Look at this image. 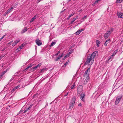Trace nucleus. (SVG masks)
<instances>
[{"mask_svg":"<svg viewBox=\"0 0 123 123\" xmlns=\"http://www.w3.org/2000/svg\"><path fill=\"white\" fill-rule=\"evenodd\" d=\"M98 54L97 51L93 52L90 56H89L87 58L86 61L84 63V65H86L88 64L90 65H91L94 61V58L96 54Z\"/></svg>","mask_w":123,"mask_h":123,"instance_id":"obj_1","label":"nucleus"},{"mask_svg":"<svg viewBox=\"0 0 123 123\" xmlns=\"http://www.w3.org/2000/svg\"><path fill=\"white\" fill-rule=\"evenodd\" d=\"M75 100L76 98L75 97H73L70 103L69 107V109H72L73 107L74 106Z\"/></svg>","mask_w":123,"mask_h":123,"instance_id":"obj_2","label":"nucleus"},{"mask_svg":"<svg viewBox=\"0 0 123 123\" xmlns=\"http://www.w3.org/2000/svg\"><path fill=\"white\" fill-rule=\"evenodd\" d=\"M122 95H120L117 97L116 100L115 102V105H117L119 103L120 100L122 98Z\"/></svg>","mask_w":123,"mask_h":123,"instance_id":"obj_3","label":"nucleus"},{"mask_svg":"<svg viewBox=\"0 0 123 123\" xmlns=\"http://www.w3.org/2000/svg\"><path fill=\"white\" fill-rule=\"evenodd\" d=\"M111 34V32L110 31H107L105 34L104 37L106 39L108 38L109 36H110Z\"/></svg>","mask_w":123,"mask_h":123,"instance_id":"obj_4","label":"nucleus"},{"mask_svg":"<svg viewBox=\"0 0 123 123\" xmlns=\"http://www.w3.org/2000/svg\"><path fill=\"white\" fill-rule=\"evenodd\" d=\"M37 44L38 46H40L42 44V43L41 41L39 39H37L35 41Z\"/></svg>","mask_w":123,"mask_h":123,"instance_id":"obj_5","label":"nucleus"},{"mask_svg":"<svg viewBox=\"0 0 123 123\" xmlns=\"http://www.w3.org/2000/svg\"><path fill=\"white\" fill-rule=\"evenodd\" d=\"M13 7H11V8L7 10V11L4 14V16H5L7 14H8L10 12H11L12 10L13 9Z\"/></svg>","mask_w":123,"mask_h":123,"instance_id":"obj_6","label":"nucleus"},{"mask_svg":"<svg viewBox=\"0 0 123 123\" xmlns=\"http://www.w3.org/2000/svg\"><path fill=\"white\" fill-rule=\"evenodd\" d=\"M85 94L83 93H82L80 95V98L81 100L84 102V100L83 99V98L85 97Z\"/></svg>","mask_w":123,"mask_h":123,"instance_id":"obj_7","label":"nucleus"},{"mask_svg":"<svg viewBox=\"0 0 123 123\" xmlns=\"http://www.w3.org/2000/svg\"><path fill=\"white\" fill-rule=\"evenodd\" d=\"M117 15L119 18H123V13L121 12L118 13Z\"/></svg>","mask_w":123,"mask_h":123,"instance_id":"obj_8","label":"nucleus"},{"mask_svg":"<svg viewBox=\"0 0 123 123\" xmlns=\"http://www.w3.org/2000/svg\"><path fill=\"white\" fill-rule=\"evenodd\" d=\"M89 79V76H87L84 82V84L85 85L86 84L87 82L88 81Z\"/></svg>","mask_w":123,"mask_h":123,"instance_id":"obj_9","label":"nucleus"},{"mask_svg":"<svg viewBox=\"0 0 123 123\" xmlns=\"http://www.w3.org/2000/svg\"><path fill=\"white\" fill-rule=\"evenodd\" d=\"M90 68H89L85 72L84 74V75L85 76L90 71Z\"/></svg>","mask_w":123,"mask_h":123,"instance_id":"obj_10","label":"nucleus"},{"mask_svg":"<svg viewBox=\"0 0 123 123\" xmlns=\"http://www.w3.org/2000/svg\"><path fill=\"white\" fill-rule=\"evenodd\" d=\"M20 41V40H17L15 42L13 43L12 44V46H14L17 44V43Z\"/></svg>","mask_w":123,"mask_h":123,"instance_id":"obj_11","label":"nucleus"},{"mask_svg":"<svg viewBox=\"0 0 123 123\" xmlns=\"http://www.w3.org/2000/svg\"><path fill=\"white\" fill-rule=\"evenodd\" d=\"M27 28L26 27H25V28L23 29L21 31V34H23L26 31H27Z\"/></svg>","mask_w":123,"mask_h":123,"instance_id":"obj_12","label":"nucleus"},{"mask_svg":"<svg viewBox=\"0 0 123 123\" xmlns=\"http://www.w3.org/2000/svg\"><path fill=\"white\" fill-rule=\"evenodd\" d=\"M110 41H111L110 39L107 40L105 43L104 45L105 46H107V44L110 42Z\"/></svg>","mask_w":123,"mask_h":123,"instance_id":"obj_13","label":"nucleus"},{"mask_svg":"<svg viewBox=\"0 0 123 123\" xmlns=\"http://www.w3.org/2000/svg\"><path fill=\"white\" fill-rule=\"evenodd\" d=\"M75 14V13H74V12H73V13H72V14H71L69 16H68V18H67V20H68L70 18V17L71 16H73L74 15V14Z\"/></svg>","mask_w":123,"mask_h":123,"instance_id":"obj_14","label":"nucleus"},{"mask_svg":"<svg viewBox=\"0 0 123 123\" xmlns=\"http://www.w3.org/2000/svg\"><path fill=\"white\" fill-rule=\"evenodd\" d=\"M37 16L35 15V16L34 17H33L31 19V20L30 22H33L34 20L35 19L37 18Z\"/></svg>","mask_w":123,"mask_h":123,"instance_id":"obj_15","label":"nucleus"},{"mask_svg":"<svg viewBox=\"0 0 123 123\" xmlns=\"http://www.w3.org/2000/svg\"><path fill=\"white\" fill-rule=\"evenodd\" d=\"M118 50L117 49L113 53L112 55L113 56H114L116 55V54Z\"/></svg>","mask_w":123,"mask_h":123,"instance_id":"obj_16","label":"nucleus"},{"mask_svg":"<svg viewBox=\"0 0 123 123\" xmlns=\"http://www.w3.org/2000/svg\"><path fill=\"white\" fill-rule=\"evenodd\" d=\"M46 68L45 67L43 69L41 70V71L40 72V73H43L44 72V71H46Z\"/></svg>","mask_w":123,"mask_h":123,"instance_id":"obj_17","label":"nucleus"},{"mask_svg":"<svg viewBox=\"0 0 123 123\" xmlns=\"http://www.w3.org/2000/svg\"><path fill=\"white\" fill-rule=\"evenodd\" d=\"M96 42L97 46L98 47H99V44L100 43V42L98 40H96Z\"/></svg>","mask_w":123,"mask_h":123,"instance_id":"obj_18","label":"nucleus"},{"mask_svg":"<svg viewBox=\"0 0 123 123\" xmlns=\"http://www.w3.org/2000/svg\"><path fill=\"white\" fill-rule=\"evenodd\" d=\"M32 105H30V106L28 108H27L26 110L27 111L31 109V107Z\"/></svg>","mask_w":123,"mask_h":123,"instance_id":"obj_19","label":"nucleus"},{"mask_svg":"<svg viewBox=\"0 0 123 123\" xmlns=\"http://www.w3.org/2000/svg\"><path fill=\"white\" fill-rule=\"evenodd\" d=\"M81 32L80 30H78L75 33V34L76 35H78Z\"/></svg>","mask_w":123,"mask_h":123,"instance_id":"obj_20","label":"nucleus"},{"mask_svg":"<svg viewBox=\"0 0 123 123\" xmlns=\"http://www.w3.org/2000/svg\"><path fill=\"white\" fill-rule=\"evenodd\" d=\"M123 0H116V2L117 3H121Z\"/></svg>","mask_w":123,"mask_h":123,"instance_id":"obj_21","label":"nucleus"},{"mask_svg":"<svg viewBox=\"0 0 123 123\" xmlns=\"http://www.w3.org/2000/svg\"><path fill=\"white\" fill-rule=\"evenodd\" d=\"M55 44V43L54 42H52L49 45L50 47H51Z\"/></svg>","mask_w":123,"mask_h":123,"instance_id":"obj_22","label":"nucleus"},{"mask_svg":"<svg viewBox=\"0 0 123 123\" xmlns=\"http://www.w3.org/2000/svg\"><path fill=\"white\" fill-rule=\"evenodd\" d=\"M22 49V48H21V46H20L17 48L16 49V50H18V51H20L21 49Z\"/></svg>","mask_w":123,"mask_h":123,"instance_id":"obj_23","label":"nucleus"},{"mask_svg":"<svg viewBox=\"0 0 123 123\" xmlns=\"http://www.w3.org/2000/svg\"><path fill=\"white\" fill-rule=\"evenodd\" d=\"M69 61L68 60L64 64L63 66H64L65 67L66 66V65L68 64V62H69Z\"/></svg>","mask_w":123,"mask_h":123,"instance_id":"obj_24","label":"nucleus"},{"mask_svg":"<svg viewBox=\"0 0 123 123\" xmlns=\"http://www.w3.org/2000/svg\"><path fill=\"white\" fill-rule=\"evenodd\" d=\"M35 70L34 69V68L33 67L31 68L30 69V71L31 72H32L34 71Z\"/></svg>","mask_w":123,"mask_h":123,"instance_id":"obj_25","label":"nucleus"},{"mask_svg":"<svg viewBox=\"0 0 123 123\" xmlns=\"http://www.w3.org/2000/svg\"><path fill=\"white\" fill-rule=\"evenodd\" d=\"M75 86V83H74L73 85H72V86H71V89H73L74 87Z\"/></svg>","mask_w":123,"mask_h":123,"instance_id":"obj_26","label":"nucleus"},{"mask_svg":"<svg viewBox=\"0 0 123 123\" xmlns=\"http://www.w3.org/2000/svg\"><path fill=\"white\" fill-rule=\"evenodd\" d=\"M61 52L60 51H58L57 53H56L55 55L56 56H57L58 54H59Z\"/></svg>","mask_w":123,"mask_h":123,"instance_id":"obj_27","label":"nucleus"},{"mask_svg":"<svg viewBox=\"0 0 123 123\" xmlns=\"http://www.w3.org/2000/svg\"><path fill=\"white\" fill-rule=\"evenodd\" d=\"M61 58L59 56L55 60V61H57L58 60L60 59Z\"/></svg>","mask_w":123,"mask_h":123,"instance_id":"obj_28","label":"nucleus"},{"mask_svg":"<svg viewBox=\"0 0 123 123\" xmlns=\"http://www.w3.org/2000/svg\"><path fill=\"white\" fill-rule=\"evenodd\" d=\"M42 64L41 63H39V64H38L36 66H37L38 68H39L40 67V66Z\"/></svg>","mask_w":123,"mask_h":123,"instance_id":"obj_29","label":"nucleus"},{"mask_svg":"<svg viewBox=\"0 0 123 123\" xmlns=\"http://www.w3.org/2000/svg\"><path fill=\"white\" fill-rule=\"evenodd\" d=\"M113 31V28H111L110 29V31H110L111 32V33Z\"/></svg>","mask_w":123,"mask_h":123,"instance_id":"obj_30","label":"nucleus"},{"mask_svg":"<svg viewBox=\"0 0 123 123\" xmlns=\"http://www.w3.org/2000/svg\"><path fill=\"white\" fill-rule=\"evenodd\" d=\"M87 18V16H86L83 17L82 18V19L83 20H84L85 19H86Z\"/></svg>","mask_w":123,"mask_h":123,"instance_id":"obj_31","label":"nucleus"},{"mask_svg":"<svg viewBox=\"0 0 123 123\" xmlns=\"http://www.w3.org/2000/svg\"><path fill=\"white\" fill-rule=\"evenodd\" d=\"M68 55H66L65 56H64V57L63 58V59L64 60H65L66 58L68 57Z\"/></svg>","mask_w":123,"mask_h":123,"instance_id":"obj_32","label":"nucleus"},{"mask_svg":"<svg viewBox=\"0 0 123 123\" xmlns=\"http://www.w3.org/2000/svg\"><path fill=\"white\" fill-rule=\"evenodd\" d=\"M75 20H74V18L73 19V20L71 21L70 23V24H72Z\"/></svg>","mask_w":123,"mask_h":123,"instance_id":"obj_33","label":"nucleus"},{"mask_svg":"<svg viewBox=\"0 0 123 123\" xmlns=\"http://www.w3.org/2000/svg\"><path fill=\"white\" fill-rule=\"evenodd\" d=\"M20 86L19 85H18L17 86H16L15 87H14L15 89L16 90V89H18V87H19Z\"/></svg>","mask_w":123,"mask_h":123,"instance_id":"obj_34","label":"nucleus"},{"mask_svg":"<svg viewBox=\"0 0 123 123\" xmlns=\"http://www.w3.org/2000/svg\"><path fill=\"white\" fill-rule=\"evenodd\" d=\"M5 36V35H4L0 39V41H1L4 38V37Z\"/></svg>","mask_w":123,"mask_h":123,"instance_id":"obj_35","label":"nucleus"},{"mask_svg":"<svg viewBox=\"0 0 123 123\" xmlns=\"http://www.w3.org/2000/svg\"><path fill=\"white\" fill-rule=\"evenodd\" d=\"M5 55H2L0 57V60H1L3 57Z\"/></svg>","mask_w":123,"mask_h":123,"instance_id":"obj_36","label":"nucleus"},{"mask_svg":"<svg viewBox=\"0 0 123 123\" xmlns=\"http://www.w3.org/2000/svg\"><path fill=\"white\" fill-rule=\"evenodd\" d=\"M64 55L63 54H62L61 55H59V56L60 57V58H61Z\"/></svg>","mask_w":123,"mask_h":123,"instance_id":"obj_37","label":"nucleus"},{"mask_svg":"<svg viewBox=\"0 0 123 123\" xmlns=\"http://www.w3.org/2000/svg\"><path fill=\"white\" fill-rule=\"evenodd\" d=\"M33 66V65L32 64H31L29 65V66H28L29 67V68H31V67H32Z\"/></svg>","mask_w":123,"mask_h":123,"instance_id":"obj_38","label":"nucleus"},{"mask_svg":"<svg viewBox=\"0 0 123 123\" xmlns=\"http://www.w3.org/2000/svg\"><path fill=\"white\" fill-rule=\"evenodd\" d=\"M15 90V89L14 88L11 91V92H13Z\"/></svg>","mask_w":123,"mask_h":123,"instance_id":"obj_39","label":"nucleus"},{"mask_svg":"<svg viewBox=\"0 0 123 123\" xmlns=\"http://www.w3.org/2000/svg\"><path fill=\"white\" fill-rule=\"evenodd\" d=\"M13 42V41H11L9 43H8V44H11V43H12Z\"/></svg>","mask_w":123,"mask_h":123,"instance_id":"obj_40","label":"nucleus"},{"mask_svg":"<svg viewBox=\"0 0 123 123\" xmlns=\"http://www.w3.org/2000/svg\"><path fill=\"white\" fill-rule=\"evenodd\" d=\"M33 68H34V69L35 70L36 69V68H38L36 66L34 67H33Z\"/></svg>","mask_w":123,"mask_h":123,"instance_id":"obj_41","label":"nucleus"},{"mask_svg":"<svg viewBox=\"0 0 123 123\" xmlns=\"http://www.w3.org/2000/svg\"><path fill=\"white\" fill-rule=\"evenodd\" d=\"M78 18V16H77L76 17V18H74V20H75L76 19H77V18Z\"/></svg>","mask_w":123,"mask_h":123,"instance_id":"obj_42","label":"nucleus"},{"mask_svg":"<svg viewBox=\"0 0 123 123\" xmlns=\"http://www.w3.org/2000/svg\"><path fill=\"white\" fill-rule=\"evenodd\" d=\"M23 111L22 110H21L19 112V114H20L22 113V112Z\"/></svg>","mask_w":123,"mask_h":123,"instance_id":"obj_43","label":"nucleus"},{"mask_svg":"<svg viewBox=\"0 0 123 123\" xmlns=\"http://www.w3.org/2000/svg\"><path fill=\"white\" fill-rule=\"evenodd\" d=\"M4 75H3V74H0V79Z\"/></svg>","mask_w":123,"mask_h":123,"instance_id":"obj_44","label":"nucleus"},{"mask_svg":"<svg viewBox=\"0 0 123 123\" xmlns=\"http://www.w3.org/2000/svg\"><path fill=\"white\" fill-rule=\"evenodd\" d=\"M6 72V71H4V72H3L2 73V74H3V75H4V74Z\"/></svg>","mask_w":123,"mask_h":123,"instance_id":"obj_45","label":"nucleus"},{"mask_svg":"<svg viewBox=\"0 0 123 123\" xmlns=\"http://www.w3.org/2000/svg\"><path fill=\"white\" fill-rule=\"evenodd\" d=\"M29 68H30L28 66L27 67V68H25V70H27Z\"/></svg>","mask_w":123,"mask_h":123,"instance_id":"obj_46","label":"nucleus"},{"mask_svg":"<svg viewBox=\"0 0 123 123\" xmlns=\"http://www.w3.org/2000/svg\"><path fill=\"white\" fill-rule=\"evenodd\" d=\"M98 0H97L95 1V3L96 4L98 3Z\"/></svg>","mask_w":123,"mask_h":123,"instance_id":"obj_47","label":"nucleus"},{"mask_svg":"<svg viewBox=\"0 0 123 123\" xmlns=\"http://www.w3.org/2000/svg\"><path fill=\"white\" fill-rule=\"evenodd\" d=\"M6 48L5 47L2 50V51H4L5 50V49Z\"/></svg>","mask_w":123,"mask_h":123,"instance_id":"obj_48","label":"nucleus"},{"mask_svg":"<svg viewBox=\"0 0 123 123\" xmlns=\"http://www.w3.org/2000/svg\"><path fill=\"white\" fill-rule=\"evenodd\" d=\"M113 56L112 55L110 56V57L109 58L111 59L113 57Z\"/></svg>","mask_w":123,"mask_h":123,"instance_id":"obj_49","label":"nucleus"},{"mask_svg":"<svg viewBox=\"0 0 123 123\" xmlns=\"http://www.w3.org/2000/svg\"><path fill=\"white\" fill-rule=\"evenodd\" d=\"M80 88V87H81V88H82V86H79L78 87V89H79V88Z\"/></svg>","mask_w":123,"mask_h":123,"instance_id":"obj_50","label":"nucleus"},{"mask_svg":"<svg viewBox=\"0 0 123 123\" xmlns=\"http://www.w3.org/2000/svg\"><path fill=\"white\" fill-rule=\"evenodd\" d=\"M20 46H21V48H22L23 47V44H22Z\"/></svg>","mask_w":123,"mask_h":123,"instance_id":"obj_51","label":"nucleus"},{"mask_svg":"<svg viewBox=\"0 0 123 123\" xmlns=\"http://www.w3.org/2000/svg\"><path fill=\"white\" fill-rule=\"evenodd\" d=\"M78 106H81V103H80L78 105Z\"/></svg>","mask_w":123,"mask_h":123,"instance_id":"obj_52","label":"nucleus"},{"mask_svg":"<svg viewBox=\"0 0 123 123\" xmlns=\"http://www.w3.org/2000/svg\"><path fill=\"white\" fill-rule=\"evenodd\" d=\"M26 111V110H25V111H24V112H23V113H25L26 111Z\"/></svg>","mask_w":123,"mask_h":123,"instance_id":"obj_53","label":"nucleus"},{"mask_svg":"<svg viewBox=\"0 0 123 123\" xmlns=\"http://www.w3.org/2000/svg\"><path fill=\"white\" fill-rule=\"evenodd\" d=\"M96 4V3H95L94 2V3H93V4H92V5L93 6H94Z\"/></svg>","mask_w":123,"mask_h":123,"instance_id":"obj_54","label":"nucleus"},{"mask_svg":"<svg viewBox=\"0 0 123 123\" xmlns=\"http://www.w3.org/2000/svg\"><path fill=\"white\" fill-rule=\"evenodd\" d=\"M84 30L83 29H81L80 30V31H81V32H82V31H84Z\"/></svg>","mask_w":123,"mask_h":123,"instance_id":"obj_55","label":"nucleus"},{"mask_svg":"<svg viewBox=\"0 0 123 123\" xmlns=\"http://www.w3.org/2000/svg\"><path fill=\"white\" fill-rule=\"evenodd\" d=\"M111 59L110 58H109L108 59V61H109V60H110Z\"/></svg>","mask_w":123,"mask_h":123,"instance_id":"obj_56","label":"nucleus"},{"mask_svg":"<svg viewBox=\"0 0 123 123\" xmlns=\"http://www.w3.org/2000/svg\"><path fill=\"white\" fill-rule=\"evenodd\" d=\"M65 9H64L63 11H62L61 12V13H62V12H63V11H65Z\"/></svg>","mask_w":123,"mask_h":123,"instance_id":"obj_57","label":"nucleus"},{"mask_svg":"<svg viewBox=\"0 0 123 123\" xmlns=\"http://www.w3.org/2000/svg\"><path fill=\"white\" fill-rule=\"evenodd\" d=\"M68 93L67 94H66V95H65V96H67L68 95Z\"/></svg>","mask_w":123,"mask_h":123,"instance_id":"obj_58","label":"nucleus"},{"mask_svg":"<svg viewBox=\"0 0 123 123\" xmlns=\"http://www.w3.org/2000/svg\"><path fill=\"white\" fill-rule=\"evenodd\" d=\"M71 53L70 52H69V53H68V55H69Z\"/></svg>","mask_w":123,"mask_h":123,"instance_id":"obj_59","label":"nucleus"},{"mask_svg":"<svg viewBox=\"0 0 123 123\" xmlns=\"http://www.w3.org/2000/svg\"><path fill=\"white\" fill-rule=\"evenodd\" d=\"M41 0H38V2H39L40 1H41Z\"/></svg>","mask_w":123,"mask_h":123,"instance_id":"obj_60","label":"nucleus"},{"mask_svg":"<svg viewBox=\"0 0 123 123\" xmlns=\"http://www.w3.org/2000/svg\"><path fill=\"white\" fill-rule=\"evenodd\" d=\"M2 120H0V123L1 122Z\"/></svg>","mask_w":123,"mask_h":123,"instance_id":"obj_61","label":"nucleus"},{"mask_svg":"<svg viewBox=\"0 0 123 123\" xmlns=\"http://www.w3.org/2000/svg\"><path fill=\"white\" fill-rule=\"evenodd\" d=\"M13 79H12H12H11V80H13Z\"/></svg>","mask_w":123,"mask_h":123,"instance_id":"obj_62","label":"nucleus"},{"mask_svg":"<svg viewBox=\"0 0 123 123\" xmlns=\"http://www.w3.org/2000/svg\"><path fill=\"white\" fill-rule=\"evenodd\" d=\"M101 0H98V1H100Z\"/></svg>","mask_w":123,"mask_h":123,"instance_id":"obj_63","label":"nucleus"},{"mask_svg":"<svg viewBox=\"0 0 123 123\" xmlns=\"http://www.w3.org/2000/svg\"><path fill=\"white\" fill-rule=\"evenodd\" d=\"M71 0H69V1H71Z\"/></svg>","mask_w":123,"mask_h":123,"instance_id":"obj_64","label":"nucleus"}]
</instances>
